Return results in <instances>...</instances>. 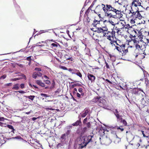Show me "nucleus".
Returning <instances> with one entry per match:
<instances>
[{
    "mask_svg": "<svg viewBox=\"0 0 149 149\" xmlns=\"http://www.w3.org/2000/svg\"><path fill=\"white\" fill-rule=\"evenodd\" d=\"M141 131L142 133V134L143 135V136L144 137H147V138L148 137V136H146L144 134L143 131V130H142Z\"/></svg>",
    "mask_w": 149,
    "mask_h": 149,
    "instance_id": "52",
    "label": "nucleus"
},
{
    "mask_svg": "<svg viewBox=\"0 0 149 149\" xmlns=\"http://www.w3.org/2000/svg\"><path fill=\"white\" fill-rule=\"evenodd\" d=\"M77 96L78 97H79V98H80L81 97V95L79 93H77Z\"/></svg>",
    "mask_w": 149,
    "mask_h": 149,
    "instance_id": "64",
    "label": "nucleus"
},
{
    "mask_svg": "<svg viewBox=\"0 0 149 149\" xmlns=\"http://www.w3.org/2000/svg\"><path fill=\"white\" fill-rule=\"evenodd\" d=\"M87 77L88 79L91 80L92 82L94 81L95 78V77L93 74L88 73L87 75Z\"/></svg>",
    "mask_w": 149,
    "mask_h": 149,
    "instance_id": "11",
    "label": "nucleus"
},
{
    "mask_svg": "<svg viewBox=\"0 0 149 149\" xmlns=\"http://www.w3.org/2000/svg\"><path fill=\"white\" fill-rule=\"evenodd\" d=\"M24 84H22L20 85V86L21 88H23L24 87Z\"/></svg>",
    "mask_w": 149,
    "mask_h": 149,
    "instance_id": "60",
    "label": "nucleus"
},
{
    "mask_svg": "<svg viewBox=\"0 0 149 149\" xmlns=\"http://www.w3.org/2000/svg\"><path fill=\"white\" fill-rule=\"evenodd\" d=\"M102 19H100V20L98 21L97 20H95H95L94 21H93V22L92 23V25H93V26L94 27H95V28H97V27L96 26V25L97 24H100V21H102Z\"/></svg>",
    "mask_w": 149,
    "mask_h": 149,
    "instance_id": "13",
    "label": "nucleus"
},
{
    "mask_svg": "<svg viewBox=\"0 0 149 149\" xmlns=\"http://www.w3.org/2000/svg\"><path fill=\"white\" fill-rule=\"evenodd\" d=\"M132 40L133 41L135 45L137 43L139 44V41H137L135 39H132Z\"/></svg>",
    "mask_w": 149,
    "mask_h": 149,
    "instance_id": "32",
    "label": "nucleus"
},
{
    "mask_svg": "<svg viewBox=\"0 0 149 149\" xmlns=\"http://www.w3.org/2000/svg\"><path fill=\"white\" fill-rule=\"evenodd\" d=\"M115 46L116 49L118 51H119L120 52H122V50H121V48H120L119 47H118L117 46H116L115 45Z\"/></svg>",
    "mask_w": 149,
    "mask_h": 149,
    "instance_id": "31",
    "label": "nucleus"
},
{
    "mask_svg": "<svg viewBox=\"0 0 149 149\" xmlns=\"http://www.w3.org/2000/svg\"><path fill=\"white\" fill-rule=\"evenodd\" d=\"M90 19L89 18V17H88V16H87V17L86 18V21L88 22L89 23L90 22Z\"/></svg>",
    "mask_w": 149,
    "mask_h": 149,
    "instance_id": "46",
    "label": "nucleus"
},
{
    "mask_svg": "<svg viewBox=\"0 0 149 149\" xmlns=\"http://www.w3.org/2000/svg\"><path fill=\"white\" fill-rule=\"evenodd\" d=\"M86 126L88 128H90L91 126V124L90 122H89L86 123Z\"/></svg>",
    "mask_w": 149,
    "mask_h": 149,
    "instance_id": "38",
    "label": "nucleus"
},
{
    "mask_svg": "<svg viewBox=\"0 0 149 149\" xmlns=\"http://www.w3.org/2000/svg\"><path fill=\"white\" fill-rule=\"evenodd\" d=\"M37 73H36V72H34L32 75V77L33 78L36 79L37 77Z\"/></svg>",
    "mask_w": 149,
    "mask_h": 149,
    "instance_id": "30",
    "label": "nucleus"
},
{
    "mask_svg": "<svg viewBox=\"0 0 149 149\" xmlns=\"http://www.w3.org/2000/svg\"><path fill=\"white\" fill-rule=\"evenodd\" d=\"M108 22L111 23V24L113 25V26H114L115 25V24H114L113 23V22L112 21H111L110 20H109V21H108Z\"/></svg>",
    "mask_w": 149,
    "mask_h": 149,
    "instance_id": "56",
    "label": "nucleus"
},
{
    "mask_svg": "<svg viewBox=\"0 0 149 149\" xmlns=\"http://www.w3.org/2000/svg\"><path fill=\"white\" fill-rule=\"evenodd\" d=\"M117 129L118 130L120 129L121 130V132L123 131L124 130V129L122 128H120V127H117Z\"/></svg>",
    "mask_w": 149,
    "mask_h": 149,
    "instance_id": "57",
    "label": "nucleus"
},
{
    "mask_svg": "<svg viewBox=\"0 0 149 149\" xmlns=\"http://www.w3.org/2000/svg\"><path fill=\"white\" fill-rule=\"evenodd\" d=\"M75 52H76V55L77 56H80V55L81 54L79 53L78 51H76V50H75Z\"/></svg>",
    "mask_w": 149,
    "mask_h": 149,
    "instance_id": "51",
    "label": "nucleus"
},
{
    "mask_svg": "<svg viewBox=\"0 0 149 149\" xmlns=\"http://www.w3.org/2000/svg\"><path fill=\"white\" fill-rule=\"evenodd\" d=\"M17 92L23 94L25 93V92L24 91H18Z\"/></svg>",
    "mask_w": 149,
    "mask_h": 149,
    "instance_id": "55",
    "label": "nucleus"
},
{
    "mask_svg": "<svg viewBox=\"0 0 149 149\" xmlns=\"http://www.w3.org/2000/svg\"><path fill=\"white\" fill-rule=\"evenodd\" d=\"M93 135H89L88 136V139H87V141H86V142H83V144L84 145H83L82 144L80 145V147L81 148H84V147L86 146L87 144H88L90 142H91L92 141V138L93 137Z\"/></svg>",
    "mask_w": 149,
    "mask_h": 149,
    "instance_id": "3",
    "label": "nucleus"
},
{
    "mask_svg": "<svg viewBox=\"0 0 149 149\" xmlns=\"http://www.w3.org/2000/svg\"><path fill=\"white\" fill-rule=\"evenodd\" d=\"M105 63L106 64V68H107L109 69L110 68L108 64L105 61Z\"/></svg>",
    "mask_w": 149,
    "mask_h": 149,
    "instance_id": "47",
    "label": "nucleus"
},
{
    "mask_svg": "<svg viewBox=\"0 0 149 149\" xmlns=\"http://www.w3.org/2000/svg\"><path fill=\"white\" fill-rule=\"evenodd\" d=\"M89 12H90V10H87L85 12V13L84 15H85L86 16L87 15L88 16V13Z\"/></svg>",
    "mask_w": 149,
    "mask_h": 149,
    "instance_id": "41",
    "label": "nucleus"
},
{
    "mask_svg": "<svg viewBox=\"0 0 149 149\" xmlns=\"http://www.w3.org/2000/svg\"><path fill=\"white\" fill-rule=\"evenodd\" d=\"M101 6H103V7H102V8L103 9V10L104 11H105L106 10V8L105 7V5H104V4H102V5H101Z\"/></svg>",
    "mask_w": 149,
    "mask_h": 149,
    "instance_id": "45",
    "label": "nucleus"
},
{
    "mask_svg": "<svg viewBox=\"0 0 149 149\" xmlns=\"http://www.w3.org/2000/svg\"><path fill=\"white\" fill-rule=\"evenodd\" d=\"M66 135V134L65 133L61 136L60 139L62 142L63 143L65 142Z\"/></svg>",
    "mask_w": 149,
    "mask_h": 149,
    "instance_id": "15",
    "label": "nucleus"
},
{
    "mask_svg": "<svg viewBox=\"0 0 149 149\" xmlns=\"http://www.w3.org/2000/svg\"><path fill=\"white\" fill-rule=\"evenodd\" d=\"M19 88V87L18 86V84H16L14 85L13 88V89H15L17 90H18Z\"/></svg>",
    "mask_w": 149,
    "mask_h": 149,
    "instance_id": "24",
    "label": "nucleus"
},
{
    "mask_svg": "<svg viewBox=\"0 0 149 149\" xmlns=\"http://www.w3.org/2000/svg\"><path fill=\"white\" fill-rule=\"evenodd\" d=\"M142 2L141 0H137V2H136L137 3V4L136 3L135 4H134V6L136 7L138 6H141L142 8H143V9H144V8L142 6L141 4V2Z\"/></svg>",
    "mask_w": 149,
    "mask_h": 149,
    "instance_id": "17",
    "label": "nucleus"
},
{
    "mask_svg": "<svg viewBox=\"0 0 149 149\" xmlns=\"http://www.w3.org/2000/svg\"><path fill=\"white\" fill-rule=\"evenodd\" d=\"M13 3L14 4V5L16 8H17L18 9H19L20 8L19 6H18L17 4L16 3V2H15V0H13Z\"/></svg>",
    "mask_w": 149,
    "mask_h": 149,
    "instance_id": "23",
    "label": "nucleus"
},
{
    "mask_svg": "<svg viewBox=\"0 0 149 149\" xmlns=\"http://www.w3.org/2000/svg\"><path fill=\"white\" fill-rule=\"evenodd\" d=\"M108 29H106L105 30H104L101 27H97L95 31V32H97L98 33H104L105 31H108Z\"/></svg>",
    "mask_w": 149,
    "mask_h": 149,
    "instance_id": "7",
    "label": "nucleus"
},
{
    "mask_svg": "<svg viewBox=\"0 0 149 149\" xmlns=\"http://www.w3.org/2000/svg\"><path fill=\"white\" fill-rule=\"evenodd\" d=\"M60 68H61L63 70H68V69L66 67H65L64 66H61Z\"/></svg>",
    "mask_w": 149,
    "mask_h": 149,
    "instance_id": "36",
    "label": "nucleus"
},
{
    "mask_svg": "<svg viewBox=\"0 0 149 149\" xmlns=\"http://www.w3.org/2000/svg\"><path fill=\"white\" fill-rule=\"evenodd\" d=\"M142 98L140 100L141 104L142 105L141 106L143 107H144L145 106L147 105L146 104L147 103V102L144 99V97H142Z\"/></svg>",
    "mask_w": 149,
    "mask_h": 149,
    "instance_id": "12",
    "label": "nucleus"
},
{
    "mask_svg": "<svg viewBox=\"0 0 149 149\" xmlns=\"http://www.w3.org/2000/svg\"><path fill=\"white\" fill-rule=\"evenodd\" d=\"M63 144L62 143H59L57 145V147L58 148L59 147H61L63 146Z\"/></svg>",
    "mask_w": 149,
    "mask_h": 149,
    "instance_id": "54",
    "label": "nucleus"
},
{
    "mask_svg": "<svg viewBox=\"0 0 149 149\" xmlns=\"http://www.w3.org/2000/svg\"><path fill=\"white\" fill-rule=\"evenodd\" d=\"M125 126H127V123L125 120L123 119L122 121H120Z\"/></svg>",
    "mask_w": 149,
    "mask_h": 149,
    "instance_id": "26",
    "label": "nucleus"
},
{
    "mask_svg": "<svg viewBox=\"0 0 149 149\" xmlns=\"http://www.w3.org/2000/svg\"><path fill=\"white\" fill-rule=\"evenodd\" d=\"M22 138L20 136H17L15 137H13L10 139H21Z\"/></svg>",
    "mask_w": 149,
    "mask_h": 149,
    "instance_id": "28",
    "label": "nucleus"
},
{
    "mask_svg": "<svg viewBox=\"0 0 149 149\" xmlns=\"http://www.w3.org/2000/svg\"><path fill=\"white\" fill-rule=\"evenodd\" d=\"M45 83L47 84H49L50 83V81L49 80H46L45 81Z\"/></svg>",
    "mask_w": 149,
    "mask_h": 149,
    "instance_id": "48",
    "label": "nucleus"
},
{
    "mask_svg": "<svg viewBox=\"0 0 149 149\" xmlns=\"http://www.w3.org/2000/svg\"><path fill=\"white\" fill-rule=\"evenodd\" d=\"M36 83L38 85L42 87H44L45 86V84L42 82L41 80H36Z\"/></svg>",
    "mask_w": 149,
    "mask_h": 149,
    "instance_id": "16",
    "label": "nucleus"
},
{
    "mask_svg": "<svg viewBox=\"0 0 149 149\" xmlns=\"http://www.w3.org/2000/svg\"><path fill=\"white\" fill-rule=\"evenodd\" d=\"M135 47L136 49L138 48H140L141 46V47L139 45V44L137 43L135 45Z\"/></svg>",
    "mask_w": 149,
    "mask_h": 149,
    "instance_id": "37",
    "label": "nucleus"
},
{
    "mask_svg": "<svg viewBox=\"0 0 149 149\" xmlns=\"http://www.w3.org/2000/svg\"><path fill=\"white\" fill-rule=\"evenodd\" d=\"M114 33L113 34H111V37L113 39H114V38L116 39V38L115 36V31H114Z\"/></svg>",
    "mask_w": 149,
    "mask_h": 149,
    "instance_id": "39",
    "label": "nucleus"
},
{
    "mask_svg": "<svg viewBox=\"0 0 149 149\" xmlns=\"http://www.w3.org/2000/svg\"><path fill=\"white\" fill-rule=\"evenodd\" d=\"M67 70H68L69 72L72 73V74H74V71L73 69L70 68L68 69Z\"/></svg>",
    "mask_w": 149,
    "mask_h": 149,
    "instance_id": "27",
    "label": "nucleus"
},
{
    "mask_svg": "<svg viewBox=\"0 0 149 149\" xmlns=\"http://www.w3.org/2000/svg\"><path fill=\"white\" fill-rule=\"evenodd\" d=\"M79 126V128L77 132L78 133L79 132L80 130L82 129V123L81 121V118H79V120L75 122V126Z\"/></svg>",
    "mask_w": 149,
    "mask_h": 149,
    "instance_id": "4",
    "label": "nucleus"
},
{
    "mask_svg": "<svg viewBox=\"0 0 149 149\" xmlns=\"http://www.w3.org/2000/svg\"><path fill=\"white\" fill-rule=\"evenodd\" d=\"M65 58H66L67 60H71V61H72V57H68V55H65Z\"/></svg>",
    "mask_w": 149,
    "mask_h": 149,
    "instance_id": "34",
    "label": "nucleus"
},
{
    "mask_svg": "<svg viewBox=\"0 0 149 149\" xmlns=\"http://www.w3.org/2000/svg\"><path fill=\"white\" fill-rule=\"evenodd\" d=\"M136 14V11L135 12H133L132 13V15H131V17H133L134 15H135Z\"/></svg>",
    "mask_w": 149,
    "mask_h": 149,
    "instance_id": "59",
    "label": "nucleus"
},
{
    "mask_svg": "<svg viewBox=\"0 0 149 149\" xmlns=\"http://www.w3.org/2000/svg\"><path fill=\"white\" fill-rule=\"evenodd\" d=\"M136 19L135 18L134 19V20L133 19H131L130 22L132 24H134L135 23V22L134 21Z\"/></svg>",
    "mask_w": 149,
    "mask_h": 149,
    "instance_id": "42",
    "label": "nucleus"
},
{
    "mask_svg": "<svg viewBox=\"0 0 149 149\" xmlns=\"http://www.w3.org/2000/svg\"><path fill=\"white\" fill-rule=\"evenodd\" d=\"M87 119H88V118H87V117L86 118H85L84 119V120H83V123L84 124H86V122L87 121Z\"/></svg>",
    "mask_w": 149,
    "mask_h": 149,
    "instance_id": "44",
    "label": "nucleus"
},
{
    "mask_svg": "<svg viewBox=\"0 0 149 149\" xmlns=\"http://www.w3.org/2000/svg\"><path fill=\"white\" fill-rule=\"evenodd\" d=\"M142 11H136V16L135 17V19L137 18H138L139 19H141L142 16L141 15V14L140 13V12H142Z\"/></svg>",
    "mask_w": 149,
    "mask_h": 149,
    "instance_id": "14",
    "label": "nucleus"
},
{
    "mask_svg": "<svg viewBox=\"0 0 149 149\" xmlns=\"http://www.w3.org/2000/svg\"><path fill=\"white\" fill-rule=\"evenodd\" d=\"M106 6L107 8V11H108V10L110 9V8H111V9H113V7H112L110 5L107 4L106 5Z\"/></svg>",
    "mask_w": 149,
    "mask_h": 149,
    "instance_id": "25",
    "label": "nucleus"
},
{
    "mask_svg": "<svg viewBox=\"0 0 149 149\" xmlns=\"http://www.w3.org/2000/svg\"><path fill=\"white\" fill-rule=\"evenodd\" d=\"M37 76L39 77H41L42 76V74L40 72H38L37 73Z\"/></svg>",
    "mask_w": 149,
    "mask_h": 149,
    "instance_id": "53",
    "label": "nucleus"
},
{
    "mask_svg": "<svg viewBox=\"0 0 149 149\" xmlns=\"http://www.w3.org/2000/svg\"><path fill=\"white\" fill-rule=\"evenodd\" d=\"M119 46L121 48H125V44H123L121 45H119Z\"/></svg>",
    "mask_w": 149,
    "mask_h": 149,
    "instance_id": "58",
    "label": "nucleus"
},
{
    "mask_svg": "<svg viewBox=\"0 0 149 149\" xmlns=\"http://www.w3.org/2000/svg\"><path fill=\"white\" fill-rule=\"evenodd\" d=\"M105 102V101L103 100L101 97H99V101L97 103L98 105L100 107H102L104 106V104Z\"/></svg>",
    "mask_w": 149,
    "mask_h": 149,
    "instance_id": "9",
    "label": "nucleus"
},
{
    "mask_svg": "<svg viewBox=\"0 0 149 149\" xmlns=\"http://www.w3.org/2000/svg\"><path fill=\"white\" fill-rule=\"evenodd\" d=\"M75 74L81 78L82 75L79 70L75 69Z\"/></svg>",
    "mask_w": 149,
    "mask_h": 149,
    "instance_id": "18",
    "label": "nucleus"
},
{
    "mask_svg": "<svg viewBox=\"0 0 149 149\" xmlns=\"http://www.w3.org/2000/svg\"><path fill=\"white\" fill-rule=\"evenodd\" d=\"M90 111V110L88 108H86L84 110V113L81 114V117L82 118H84L88 114L90 116V114H89Z\"/></svg>",
    "mask_w": 149,
    "mask_h": 149,
    "instance_id": "6",
    "label": "nucleus"
},
{
    "mask_svg": "<svg viewBox=\"0 0 149 149\" xmlns=\"http://www.w3.org/2000/svg\"><path fill=\"white\" fill-rule=\"evenodd\" d=\"M55 42V43H52L51 44V46H52L53 47H57L58 46H60V45L58 43L56 42Z\"/></svg>",
    "mask_w": 149,
    "mask_h": 149,
    "instance_id": "21",
    "label": "nucleus"
},
{
    "mask_svg": "<svg viewBox=\"0 0 149 149\" xmlns=\"http://www.w3.org/2000/svg\"><path fill=\"white\" fill-rule=\"evenodd\" d=\"M109 132L111 134L116 137L117 139L116 140V141L117 143H118L120 141V139L118 136L116 134V132L111 130Z\"/></svg>",
    "mask_w": 149,
    "mask_h": 149,
    "instance_id": "5",
    "label": "nucleus"
},
{
    "mask_svg": "<svg viewBox=\"0 0 149 149\" xmlns=\"http://www.w3.org/2000/svg\"><path fill=\"white\" fill-rule=\"evenodd\" d=\"M132 93L136 95H141L142 97L146 96L145 93L140 88H134L131 91Z\"/></svg>",
    "mask_w": 149,
    "mask_h": 149,
    "instance_id": "1",
    "label": "nucleus"
},
{
    "mask_svg": "<svg viewBox=\"0 0 149 149\" xmlns=\"http://www.w3.org/2000/svg\"><path fill=\"white\" fill-rule=\"evenodd\" d=\"M111 36H107V39H108L109 40H111Z\"/></svg>",
    "mask_w": 149,
    "mask_h": 149,
    "instance_id": "62",
    "label": "nucleus"
},
{
    "mask_svg": "<svg viewBox=\"0 0 149 149\" xmlns=\"http://www.w3.org/2000/svg\"><path fill=\"white\" fill-rule=\"evenodd\" d=\"M22 78L24 79L25 80L26 79V77L25 75H24V74H22Z\"/></svg>",
    "mask_w": 149,
    "mask_h": 149,
    "instance_id": "63",
    "label": "nucleus"
},
{
    "mask_svg": "<svg viewBox=\"0 0 149 149\" xmlns=\"http://www.w3.org/2000/svg\"><path fill=\"white\" fill-rule=\"evenodd\" d=\"M137 1V0H134L133 1L132 3V5L133 6V5H134V4H136L135 2H136Z\"/></svg>",
    "mask_w": 149,
    "mask_h": 149,
    "instance_id": "50",
    "label": "nucleus"
},
{
    "mask_svg": "<svg viewBox=\"0 0 149 149\" xmlns=\"http://www.w3.org/2000/svg\"><path fill=\"white\" fill-rule=\"evenodd\" d=\"M6 77V74H4V75L2 76L1 77L0 79H4Z\"/></svg>",
    "mask_w": 149,
    "mask_h": 149,
    "instance_id": "40",
    "label": "nucleus"
},
{
    "mask_svg": "<svg viewBox=\"0 0 149 149\" xmlns=\"http://www.w3.org/2000/svg\"><path fill=\"white\" fill-rule=\"evenodd\" d=\"M113 12L115 13H116V15H119V12L120 11L118 10H116L114 8H113Z\"/></svg>",
    "mask_w": 149,
    "mask_h": 149,
    "instance_id": "22",
    "label": "nucleus"
},
{
    "mask_svg": "<svg viewBox=\"0 0 149 149\" xmlns=\"http://www.w3.org/2000/svg\"><path fill=\"white\" fill-rule=\"evenodd\" d=\"M40 95L41 96H43V97H49V96H48L47 94H44V93H41L40 94Z\"/></svg>",
    "mask_w": 149,
    "mask_h": 149,
    "instance_id": "35",
    "label": "nucleus"
},
{
    "mask_svg": "<svg viewBox=\"0 0 149 149\" xmlns=\"http://www.w3.org/2000/svg\"><path fill=\"white\" fill-rule=\"evenodd\" d=\"M115 29L117 31V33H118L120 31V29L117 28L116 27L115 28Z\"/></svg>",
    "mask_w": 149,
    "mask_h": 149,
    "instance_id": "61",
    "label": "nucleus"
},
{
    "mask_svg": "<svg viewBox=\"0 0 149 149\" xmlns=\"http://www.w3.org/2000/svg\"><path fill=\"white\" fill-rule=\"evenodd\" d=\"M111 42H110V43L113 46V45L115 46V45L114 44H113V43H114L115 42H116V41L115 40H110Z\"/></svg>",
    "mask_w": 149,
    "mask_h": 149,
    "instance_id": "33",
    "label": "nucleus"
},
{
    "mask_svg": "<svg viewBox=\"0 0 149 149\" xmlns=\"http://www.w3.org/2000/svg\"><path fill=\"white\" fill-rule=\"evenodd\" d=\"M113 113L116 117L118 120L119 119L120 117L122 116L121 115H120L119 112L117 109H115L114 111H113Z\"/></svg>",
    "mask_w": 149,
    "mask_h": 149,
    "instance_id": "8",
    "label": "nucleus"
},
{
    "mask_svg": "<svg viewBox=\"0 0 149 149\" xmlns=\"http://www.w3.org/2000/svg\"><path fill=\"white\" fill-rule=\"evenodd\" d=\"M72 126H74V123H73L72 125L67 126L65 128V133L68 136H70L72 134V130L73 128Z\"/></svg>",
    "mask_w": 149,
    "mask_h": 149,
    "instance_id": "2",
    "label": "nucleus"
},
{
    "mask_svg": "<svg viewBox=\"0 0 149 149\" xmlns=\"http://www.w3.org/2000/svg\"><path fill=\"white\" fill-rule=\"evenodd\" d=\"M31 56H29L26 58V60L29 61H30L31 62Z\"/></svg>",
    "mask_w": 149,
    "mask_h": 149,
    "instance_id": "43",
    "label": "nucleus"
},
{
    "mask_svg": "<svg viewBox=\"0 0 149 149\" xmlns=\"http://www.w3.org/2000/svg\"><path fill=\"white\" fill-rule=\"evenodd\" d=\"M124 27L125 29H129L130 28H131L132 27V26H130L129 25V24H128L126 25H125L124 26Z\"/></svg>",
    "mask_w": 149,
    "mask_h": 149,
    "instance_id": "29",
    "label": "nucleus"
},
{
    "mask_svg": "<svg viewBox=\"0 0 149 149\" xmlns=\"http://www.w3.org/2000/svg\"><path fill=\"white\" fill-rule=\"evenodd\" d=\"M35 70L38 71H41V69L40 68H36L35 69Z\"/></svg>",
    "mask_w": 149,
    "mask_h": 149,
    "instance_id": "49",
    "label": "nucleus"
},
{
    "mask_svg": "<svg viewBox=\"0 0 149 149\" xmlns=\"http://www.w3.org/2000/svg\"><path fill=\"white\" fill-rule=\"evenodd\" d=\"M99 97L98 96H97L92 100V102L95 103H97L99 101Z\"/></svg>",
    "mask_w": 149,
    "mask_h": 149,
    "instance_id": "20",
    "label": "nucleus"
},
{
    "mask_svg": "<svg viewBox=\"0 0 149 149\" xmlns=\"http://www.w3.org/2000/svg\"><path fill=\"white\" fill-rule=\"evenodd\" d=\"M26 98L29 99L32 101H33L34 100V98L35 97V96L34 95H30V96H24Z\"/></svg>",
    "mask_w": 149,
    "mask_h": 149,
    "instance_id": "19",
    "label": "nucleus"
},
{
    "mask_svg": "<svg viewBox=\"0 0 149 149\" xmlns=\"http://www.w3.org/2000/svg\"><path fill=\"white\" fill-rule=\"evenodd\" d=\"M7 127L9 129L11 130V132H9L8 133V134H10V133H11V136H13V134L15 133L14 131L15 130L13 126L11 125H7Z\"/></svg>",
    "mask_w": 149,
    "mask_h": 149,
    "instance_id": "10",
    "label": "nucleus"
}]
</instances>
